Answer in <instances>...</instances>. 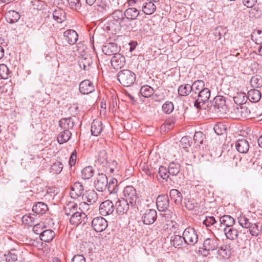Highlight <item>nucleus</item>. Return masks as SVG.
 I'll return each instance as SVG.
<instances>
[{"instance_id":"obj_1","label":"nucleus","mask_w":262,"mask_h":262,"mask_svg":"<svg viewBox=\"0 0 262 262\" xmlns=\"http://www.w3.org/2000/svg\"><path fill=\"white\" fill-rule=\"evenodd\" d=\"M117 79L123 86L128 87L134 83L136 80V75L130 70H124L118 73Z\"/></svg>"},{"instance_id":"obj_2","label":"nucleus","mask_w":262,"mask_h":262,"mask_svg":"<svg viewBox=\"0 0 262 262\" xmlns=\"http://www.w3.org/2000/svg\"><path fill=\"white\" fill-rule=\"evenodd\" d=\"M196 98L194 99V106L198 110H201L204 105L208 102L210 97V91L208 88H204L198 93Z\"/></svg>"},{"instance_id":"obj_3","label":"nucleus","mask_w":262,"mask_h":262,"mask_svg":"<svg viewBox=\"0 0 262 262\" xmlns=\"http://www.w3.org/2000/svg\"><path fill=\"white\" fill-rule=\"evenodd\" d=\"M182 236L185 245L193 246L198 241L196 231L192 227L186 228L183 231Z\"/></svg>"},{"instance_id":"obj_4","label":"nucleus","mask_w":262,"mask_h":262,"mask_svg":"<svg viewBox=\"0 0 262 262\" xmlns=\"http://www.w3.org/2000/svg\"><path fill=\"white\" fill-rule=\"evenodd\" d=\"M250 116V110L245 106H234L231 111V117L235 119L246 118Z\"/></svg>"},{"instance_id":"obj_5","label":"nucleus","mask_w":262,"mask_h":262,"mask_svg":"<svg viewBox=\"0 0 262 262\" xmlns=\"http://www.w3.org/2000/svg\"><path fill=\"white\" fill-rule=\"evenodd\" d=\"M124 199L129 201L131 206L134 207L138 200L136 190L132 186H126L123 191Z\"/></svg>"},{"instance_id":"obj_6","label":"nucleus","mask_w":262,"mask_h":262,"mask_svg":"<svg viewBox=\"0 0 262 262\" xmlns=\"http://www.w3.org/2000/svg\"><path fill=\"white\" fill-rule=\"evenodd\" d=\"M218 244L216 239L207 238L204 241L203 250H200V251L203 256H206L209 254L210 251L215 250Z\"/></svg>"},{"instance_id":"obj_7","label":"nucleus","mask_w":262,"mask_h":262,"mask_svg":"<svg viewBox=\"0 0 262 262\" xmlns=\"http://www.w3.org/2000/svg\"><path fill=\"white\" fill-rule=\"evenodd\" d=\"M99 213L102 216L112 214L115 210V206L113 202L107 200L102 202L99 206Z\"/></svg>"},{"instance_id":"obj_8","label":"nucleus","mask_w":262,"mask_h":262,"mask_svg":"<svg viewBox=\"0 0 262 262\" xmlns=\"http://www.w3.org/2000/svg\"><path fill=\"white\" fill-rule=\"evenodd\" d=\"M91 223L93 229L97 232L103 231L108 226L107 221L102 216L95 217Z\"/></svg>"},{"instance_id":"obj_9","label":"nucleus","mask_w":262,"mask_h":262,"mask_svg":"<svg viewBox=\"0 0 262 262\" xmlns=\"http://www.w3.org/2000/svg\"><path fill=\"white\" fill-rule=\"evenodd\" d=\"M95 187L98 191L103 192L107 188L108 180L106 176L102 173H98L94 182Z\"/></svg>"},{"instance_id":"obj_10","label":"nucleus","mask_w":262,"mask_h":262,"mask_svg":"<svg viewBox=\"0 0 262 262\" xmlns=\"http://www.w3.org/2000/svg\"><path fill=\"white\" fill-rule=\"evenodd\" d=\"M214 107L221 114H227L229 110L226 104L225 97L221 96H217L213 99Z\"/></svg>"},{"instance_id":"obj_11","label":"nucleus","mask_w":262,"mask_h":262,"mask_svg":"<svg viewBox=\"0 0 262 262\" xmlns=\"http://www.w3.org/2000/svg\"><path fill=\"white\" fill-rule=\"evenodd\" d=\"M87 221V215L81 210L77 211L71 216L70 223L72 225L77 226L81 224H85Z\"/></svg>"},{"instance_id":"obj_12","label":"nucleus","mask_w":262,"mask_h":262,"mask_svg":"<svg viewBox=\"0 0 262 262\" xmlns=\"http://www.w3.org/2000/svg\"><path fill=\"white\" fill-rule=\"evenodd\" d=\"M157 211L153 209L146 210L142 217L143 223L146 225H151L153 224L157 220Z\"/></svg>"},{"instance_id":"obj_13","label":"nucleus","mask_w":262,"mask_h":262,"mask_svg":"<svg viewBox=\"0 0 262 262\" xmlns=\"http://www.w3.org/2000/svg\"><path fill=\"white\" fill-rule=\"evenodd\" d=\"M83 191L84 187L80 182H76L71 186L70 195L74 199L78 198L82 195L83 196Z\"/></svg>"},{"instance_id":"obj_14","label":"nucleus","mask_w":262,"mask_h":262,"mask_svg":"<svg viewBox=\"0 0 262 262\" xmlns=\"http://www.w3.org/2000/svg\"><path fill=\"white\" fill-rule=\"evenodd\" d=\"M156 205L159 211H165L169 206L168 196L166 195H159L157 198Z\"/></svg>"},{"instance_id":"obj_15","label":"nucleus","mask_w":262,"mask_h":262,"mask_svg":"<svg viewBox=\"0 0 262 262\" xmlns=\"http://www.w3.org/2000/svg\"><path fill=\"white\" fill-rule=\"evenodd\" d=\"M79 90L82 94L85 95L94 92L95 88L92 82L89 80L85 79L80 83Z\"/></svg>"},{"instance_id":"obj_16","label":"nucleus","mask_w":262,"mask_h":262,"mask_svg":"<svg viewBox=\"0 0 262 262\" xmlns=\"http://www.w3.org/2000/svg\"><path fill=\"white\" fill-rule=\"evenodd\" d=\"M129 206L128 201L124 198H121L116 202L115 208L119 214H124L128 210Z\"/></svg>"},{"instance_id":"obj_17","label":"nucleus","mask_w":262,"mask_h":262,"mask_svg":"<svg viewBox=\"0 0 262 262\" xmlns=\"http://www.w3.org/2000/svg\"><path fill=\"white\" fill-rule=\"evenodd\" d=\"M111 62V65L114 69H121L125 63V57L120 54H116L112 58Z\"/></svg>"},{"instance_id":"obj_18","label":"nucleus","mask_w":262,"mask_h":262,"mask_svg":"<svg viewBox=\"0 0 262 262\" xmlns=\"http://www.w3.org/2000/svg\"><path fill=\"white\" fill-rule=\"evenodd\" d=\"M63 36L67 42L70 45L75 44L78 39L77 33L73 30H68L64 32Z\"/></svg>"},{"instance_id":"obj_19","label":"nucleus","mask_w":262,"mask_h":262,"mask_svg":"<svg viewBox=\"0 0 262 262\" xmlns=\"http://www.w3.org/2000/svg\"><path fill=\"white\" fill-rule=\"evenodd\" d=\"M102 50L104 54L111 56L117 54L118 48L116 43H108L103 46Z\"/></svg>"},{"instance_id":"obj_20","label":"nucleus","mask_w":262,"mask_h":262,"mask_svg":"<svg viewBox=\"0 0 262 262\" xmlns=\"http://www.w3.org/2000/svg\"><path fill=\"white\" fill-rule=\"evenodd\" d=\"M204 86L205 84L203 81L199 80L195 81L191 85V87H192L191 97H192V99H195L198 94V93L205 88Z\"/></svg>"},{"instance_id":"obj_21","label":"nucleus","mask_w":262,"mask_h":262,"mask_svg":"<svg viewBox=\"0 0 262 262\" xmlns=\"http://www.w3.org/2000/svg\"><path fill=\"white\" fill-rule=\"evenodd\" d=\"M74 125V121L71 117L62 118L59 121V125L63 130L73 129Z\"/></svg>"},{"instance_id":"obj_22","label":"nucleus","mask_w":262,"mask_h":262,"mask_svg":"<svg viewBox=\"0 0 262 262\" xmlns=\"http://www.w3.org/2000/svg\"><path fill=\"white\" fill-rule=\"evenodd\" d=\"M235 147L237 150L241 153H247L249 149L248 142L244 139H239L235 143Z\"/></svg>"},{"instance_id":"obj_23","label":"nucleus","mask_w":262,"mask_h":262,"mask_svg":"<svg viewBox=\"0 0 262 262\" xmlns=\"http://www.w3.org/2000/svg\"><path fill=\"white\" fill-rule=\"evenodd\" d=\"M92 63L93 60L90 56L82 57L78 61L80 68L85 71L89 70Z\"/></svg>"},{"instance_id":"obj_24","label":"nucleus","mask_w":262,"mask_h":262,"mask_svg":"<svg viewBox=\"0 0 262 262\" xmlns=\"http://www.w3.org/2000/svg\"><path fill=\"white\" fill-rule=\"evenodd\" d=\"M102 123L101 121L95 119L94 120L91 126L92 135L95 136H99L102 130Z\"/></svg>"},{"instance_id":"obj_25","label":"nucleus","mask_w":262,"mask_h":262,"mask_svg":"<svg viewBox=\"0 0 262 262\" xmlns=\"http://www.w3.org/2000/svg\"><path fill=\"white\" fill-rule=\"evenodd\" d=\"M107 156L105 150L100 151L97 157L96 164L97 166H101L102 168L104 167L107 163Z\"/></svg>"},{"instance_id":"obj_26","label":"nucleus","mask_w":262,"mask_h":262,"mask_svg":"<svg viewBox=\"0 0 262 262\" xmlns=\"http://www.w3.org/2000/svg\"><path fill=\"white\" fill-rule=\"evenodd\" d=\"M78 205L74 202H70L64 207V212L67 216H72L78 211Z\"/></svg>"},{"instance_id":"obj_27","label":"nucleus","mask_w":262,"mask_h":262,"mask_svg":"<svg viewBox=\"0 0 262 262\" xmlns=\"http://www.w3.org/2000/svg\"><path fill=\"white\" fill-rule=\"evenodd\" d=\"M224 232L227 239L233 241L238 238V231L233 227L230 228H225Z\"/></svg>"},{"instance_id":"obj_28","label":"nucleus","mask_w":262,"mask_h":262,"mask_svg":"<svg viewBox=\"0 0 262 262\" xmlns=\"http://www.w3.org/2000/svg\"><path fill=\"white\" fill-rule=\"evenodd\" d=\"M98 199V194L95 190H88L85 191L84 194V200L91 204H93L96 203Z\"/></svg>"},{"instance_id":"obj_29","label":"nucleus","mask_w":262,"mask_h":262,"mask_svg":"<svg viewBox=\"0 0 262 262\" xmlns=\"http://www.w3.org/2000/svg\"><path fill=\"white\" fill-rule=\"evenodd\" d=\"M55 234L53 230L46 229L40 233V238L41 241L49 243L53 240Z\"/></svg>"},{"instance_id":"obj_30","label":"nucleus","mask_w":262,"mask_h":262,"mask_svg":"<svg viewBox=\"0 0 262 262\" xmlns=\"http://www.w3.org/2000/svg\"><path fill=\"white\" fill-rule=\"evenodd\" d=\"M48 209L47 204L43 202H38L33 205L32 211L37 214H43Z\"/></svg>"},{"instance_id":"obj_31","label":"nucleus","mask_w":262,"mask_h":262,"mask_svg":"<svg viewBox=\"0 0 262 262\" xmlns=\"http://www.w3.org/2000/svg\"><path fill=\"white\" fill-rule=\"evenodd\" d=\"M221 224L226 226L225 228H230L233 227L235 224V221L234 219L229 215H224L220 219Z\"/></svg>"},{"instance_id":"obj_32","label":"nucleus","mask_w":262,"mask_h":262,"mask_svg":"<svg viewBox=\"0 0 262 262\" xmlns=\"http://www.w3.org/2000/svg\"><path fill=\"white\" fill-rule=\"evenodd\" d=\"M261 92L255 89H252L248 91L247 94L248 99L251 102H258L261 98Z\"/></svg>"},{"instance_id":"obj_33","label":"nucleus","mask_w":262,"mask_h":262,"mask_svg":"<svg viewBox=\"0 0 262 262\" xmlns=\"http://www.w3.org/2000/svg\"><path fill=\"white\" fill-rule=\"evenodd\" d=\"M170 241L171 245L178 248H181L184 244L183 236L179 235H172Z\"/></svg>"},{"instance_id":"obj_34","label":"nucleus","mask_w":262,"mask_h":262,"mask_svg":"<svg viewBox=\"0 0 262 262\" xmlns=\"http://www.w3.org/2000/svg\"><path fill=\"white\" fill-rule=\"evenodd\" d=\"M19 14L14 10L9 11L6 14V19L7 22L10 24H14L16 23L19 19Z\"/></svg>"},{"instance_id":"obj_35","label":"nucleus","mask_w":262,"mask_h":262,"mask_svg":"<svg viewBox=\"0 0 262 262\" xmlns=\"http://www.w3.org/2000/svg\"><path fill=\"white\" fill-rule=\"evenodd\" d=\"M71 135L72 133L70 130H63L58 135L57 140L59 144H63L70 140Z\"/></svg>"},{"instance_id":"obj_36","label":"nucleus","mask_w":262,"mask_h":262,"mask_svg":"<svg viewBox=\"0 0 262 262\" xmlns=\"http://www.w3.org/2000/svg\"><path fill=\"white\" fill-rule=\"evenodd\" d=\"M65 13L64 11L59 8H57L55 9L53 13L54 19L58 23H61L65 20Z\"/></svg>"},{"instance_id":"obj_37","label":"nucleus","mask_w":262,"mask_h":262,"mask_svg":"<svg viewBox=\"0 0 262 262\" xmlns=\"http://www.w3.org/2000/svg\"><path fill=\"white\" fill-rule=\"evenodd\" d=\"M124 12L125 16L131 20L136 19L140 14L139 11L133 7L127 8Z\"/></svg>"},{"instance_id":"obj_38","label":"nucleus","mask_w":262,"mask_h":262,"mask_svg":"<svg viewBox=\"0 0 262 262\" xmlns=\"http://www.w3.org/2000/svg\"><path fill=\"white\" fill-rule=\"evenodd\" d=\"M142 11L146 15L153 14L156 10V6L155 3L146 2L142 6Z\"/></svg>"},{"instance_id":"obj_39","label":"nucleus","mask_w":262,"mask_h":262,"mask_svg":"<svg viewBox=\"0 0 262 262\" xmlns=\"http://www.w3.org/2000/svg\"><path fill=\"white\" fill-rule=\"evenodd\" d=\"M169 195L171 199L173 200L176 204H179L181 203L183 196L181 193L177 189H171L170 191Z\"/></svg>"},{"instance_id":"obj_40","label":"nucleus","mask_w":262,"mask_h":262,"mask_svg":"<svg viewBox=\"0 0 262 262\" xmlns=\"http://www.w3.org/2000/svg\"><path fill=\"white\" fill-rule=\"evenodd\" d=\"M154 89L148 85L142 86L140 91L141 95L145 98L150 97L154 94Z\"/></svg>"},{"instance_id":"obj_41","label":"nucleus","mask_w":262,"mask_h":262,"mask_svg":"<svg viewBox=\"0 0 262 262\" xmlns=\"http://www.w3.org/2000/svg\"><path fill=\"white\" fill-rule=\"evenodd\" d=\"M192 87L189 84H182L178 88V94L182 96H186L191 94Z\"/></svg>"},{"instance_id":"obj_42","label":"nucleus","mask_w":262,"mask_h":262,"mask_svg":"<svg viewBox=\"0 0 262 262\" xmlns=\"http://www.w3.org/2000/svg\"><path fill=\"white\" fill-rule=\"evenodd\" d=\"M249 230L250 234L253 236H257L261 230V228L259 226L258 223H252L248 228Z\"/></svg>"},{"instance_id":"obj_43","label":"nucleus","mask_w":262,"mask_h":262,"mask_svg":"<svg viewBox=\"0 0 262 262\" xmlns=\"http://www.w3.org/2000/svg\"><path fill=\"white\" fill-rule=\"evenodd\" d=\"M247 95L245 93H238L233 97L234 102L237 105L245 103L247 102Z\"/></svg>"},{"instance_id":"obj_44","label":"nucleus","mask_w":262,"mask_h":262,"mask_svg":"<svg viewBox=\"0 0 262 262\" xmlns=\"http://www.w3.org/2000/svg\"><path fill=\"white\" fill-rule=\"evenodd\" d=\"M169 174L172 176H177L180 171V165L178 163L171 162L167 168Z\"/></svg>"},{"instance_id":"obj_45","label":"nucleus","mask_w":262,"mask_h":262,"mask_svg":"<svg viewBox=\"0 0 262 262\" xmlns=\"http://www.w3.org/2000/svg\"><path fill=\"white\" fill-rule=\"evenodd\" d=\"M237 221L241 226L246 229H248L252 223L250 221L248 218L243 214H241L238 217Z\"/></svg>"},{"instance_id":"obj_46","label":"nucleus","mask_w":262,"mask_h":262,"mask_svg":"<svg viewBox=\"0 0 262 262\" xmlns=\"http://www.w3.org/2000/svg\"><path fill=\"white\" fill-rule=\"evenodd\" d=\"M94 170L92 166L84 168L81 171V177L83 179L88 180L93 177Z\"/></svg>"},{"instance_id":"obj_47","label":"nucleus","mask_w":262,"mask_h":262,"mask_svg":"<svg viewBox=\"0 0 262 262\" xmlns=\"http://www.w3.org/2000/svg\"><path fill=\"white\" fill-rule=\"evenodd\" d=\"M250 83L252 87L259 88L262 86V77L258 75L252 77Z\"/></svg>"},{"instance_id":"obj_48","label":"nucleus","mask_w":262,"mask_h":262,"mask_svg":"<svg viewBox=\"0 0 262 262\" xmlns=\"http://www.w3.org/2000/svg\"><path fill=\"white\" fill-rule=\"evenodd\" d=\"M213 129L216 135L221 136L226 133L227 127L222 123H217L214 125Z\"/></svg>"},{"instance_id":"obj_49","label":"nucleus","mask_w":262,"mask_h":262,"mask_svg":"<svg viewBox=\"0 0 262 262\" xmlns=\"http://www.w3.org/2000/svg\"><path fill=\"white\" fill-rule=\"evenodd\" d=\"M107 190L111 193H115L117 192V180L115 178H112L107 186Z\"/></svg>"},{"instance_id":"obj_50","label":"nucleus","mask_w":262,"mask_h":262,"mask_svg":"<svg viewBox=\"0 0 262 262\" xmlns=\"http://www.w3.org/2000/svg\"><path fill=\"white\" fill-rule=\"evenodd\" d=\"M21 220L25 225L32 226L34 223V215L31 214H26L22 217Z\"/></svg>"},{"instance_id":"obj_51","label":"nucleus","mask_w":262,"mask_h":262,"mask_svg":"<svg viewBox=\"0 0 262 262\" xmlns=\"http://www.w3.org/2000/svg\"><path fill=\"white\" fill-rule=\"evenodd\" d=\"M216 221L213 216H207L203 221V224L207 228L216 227Z\"/></svg>"},{"instance_id":"obj_52","label":"nucleus","mask_w":262,"mask_h":262,"mask_svg":"<svg viewBox=\"0 0 262 262\" xmlns=\"http://www.w3.org/2000/svg\"><path fill=\"white\" fill-rule=\"evenodd\" d=\"M218 254L223 258H227L229 257L231 254L230 251L227 245H224L221 246L218 250Z\"/></svg>"},{"instance_id":"obj_53","label":"nucleus","mask_w":262,"mask_h":262,"mask_svg":"<svg viewBox=\"0 0 262 262\" xmlns=\"http://www.w3.org/2000/svg\"><path fill=\"white\" fill-rule=\"evenodd\" d=\"M252 38L256 44H262V29L254 31L252 34Z\"/></svg>"},{"instance_id":"obj_54","label":"nucleus","mask_w":262,"mask_h":262,"mask_svg":"<svg viewBox=\"0 0 262 262\" xmlns=\"http://www.w3.org/2000/svg\"><path fill=\"white\" fill-rule=\"evenodd\" d=\"M204 139V135L202 132H195L193 136L194 143L197 146H200L203 143Z\"/></svg>"},{"instance_id":"obj_55","label":"nucleus","mask_w":262,"mask_h":262,"mask_svg":"<svg viewBox=\"0 0 262 262\" xmlns=\"http://www.w3.org/2000/svg\"><path fill=\"white\" fill-rule=\"evenodd\" d=\"M162 109L163 112L166 114H169L173 111V104L172 102L167 101L163 104Z\"/></svg>"},{"instance_id":"obj_56","label":"nucleus","mask_w":262,"mask_h":262,"mask_svg":"<svg viewBox=\"0 0 262 262\" xmlns=\"http://www.w3.org/2000/svg\"><path fill=\"white\" fill-rule=\"evenodd\" d=\"M158 173L161 178L165 180H167L170 174L168 172V169L163 166H160L159 167Z\"/></svg>"},{"instance_id":"obj_57","label":"nucleus","mask_w":262,"mask_h":262,"mask_svg":"<svg viewBox=\"0 0 262 262\" xmlns=\"http://www.w3.org/2000/svg\"><path fill=\"white\" fill-rule=\"evenodd\" d=\"M10 74V71L5 64H0V76L3 79H7Z\"/></svg>"},{"instance_id":"obj_58","label":"nucleus","mask_w":262,"mask_h":262,"mask_svg":"<svg viewBox=\"0 0 262 262\" xmlns=\"http://www.w3.org/2000/svg\"><path fill=\"white\" fill-rule=\"evenodd\" d=\"M185 207L189 210H193L198 206L195 200L193 199H188L185 202Z\"/></svg>"},{"instance_id":"obj_59","label":"nucleus","mask_w":262,"mask_h":262,"mask_svg":"<svg viewBox=\"0 0 262 262\" xmlns=\"http://www.w3.org/2000/svg\"><path fill=\"white\" fill-rule=\"evenodd\" d=\"M181 145L184 148L190 147L192 143V139L189 136H184L182 138L181 141Z\"/></svg>"},{"instance_id":"obj_60","label":"nucleus","mask_w":262,"mask_h":262,"mask_svg":"<svg viewBox=\"0 0 262 262\" xmlns=\"http://www.w3.org/2000/svg\"><path fill=\"white\" fill-rule=\"evenodd\" d=\"M123 16H125L124 12L122 13V12L119 10L115 11L112 14V17L116 21V23H118L120 22Z\"/></svg>"},{"instance_id":"obj_61","label":"nucleus","mask_w":262,"mask_h":262,"mask_svg":"<svg viewBox=\"0 0 262 262\" xmlns=\"http://www.w3.org/2000/svg\"><path fill=\"white\" fill-rule=\"evenodd\" d=\"M131 20H132L130 19L127 18L126 16H123V18L121 19L120 22H119V24L121 27L125 29H129L130 26L131 25Z\"/></svg>"},{"instance_id":"obj_62","label":"nucleus","mask_w":262,"mask_h":262,"mask_svg":"<svg viewBox=\"0 0 262 262\" xmlns=\"http://www.w3.org/2000/svg\"><path fill=\"white\" fill-rule=\"evenodd\" d=\"M6 260L7 262H16L17 261V255L14 253L9 252L5 255Z\"/></svg>"},{"instance_id":"obj_63","label":"nucleus","mask_w":262,"mask_h":262,"mask_svg":"<svg viewBox=\"0 0 262 262\" xmlns=\"http://www.w3.org/2000/svg\"><path fill=\"white\" fill-rule=\"evenodd\" d=\"M51 168L56 174L60 173L63 168V165L61 162H57L52 166Z\"/></svg>"},{"instance_id":"obj_64","label":"nucleus","mask_w":262,"mask_h":262,"mask_svg":"<svg viewBox=\"0 0 262 262\" xmlns=\"http://www.w3.org/2000/svg\"><path fill=\"white\" fill-rule=\"evenodd\" d=\"M70 8L72 9H77L81 7L80 0H68Z\"/></svg>"}]
</instances>
